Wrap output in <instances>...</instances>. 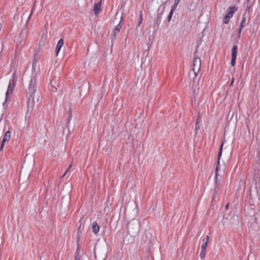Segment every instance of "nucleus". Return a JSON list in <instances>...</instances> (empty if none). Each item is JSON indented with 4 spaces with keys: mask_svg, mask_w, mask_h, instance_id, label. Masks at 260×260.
Returning a JSON list of instances; mask_svg holds the SVG:
<instances>
[{
    "mask_svg": "<svg viewBox=\"0 0 260 260\" xmlns=\"http://www.w3.org/2000/svg\"><path fill=\"white\" fill-rule=\"evenodd\" d=\"M36 78L31 77L29 82L27 94L28 97L27 98V110L31 112L34 110V103H35V93H36Z\"/></svg>",
    "mask_w": 260,
    "mask_h": 260,
    "instance_id": "1",
    "label": "nucleus"
},
{
    "mask_svg": "<svg viewBox=\"0 0 260 260\" xmlns=\"http://www.w3.org/2000/svg\"><path fill=\"white\" fill-rule=\"evenodd\" d=\"M197 49H196L194 53L193 59L192 61V70L196 76L197 75L201 66V59L199 55L197 54Z\"/></svg>",
    "mask_w": 260,
    "mask_h": 260,
    "instance_id": "2",
    "label": "nucleus"
},
{
    "mask_svg": "<svg viewBox=\"0 0 260 260\" xmlns=\"http://www.w3.org/2000/svg\"><path fill=\"white\" fill-rule=\"evenodd\" d=\"M127 230L129 234L135 236L139 231V224L137 221H131L127 224Z\"/></svg>",
    "mask_w": 260,
    "mask_h": 260,
    "instance_id": "3",
    "label": "nucleus"
},
{
    "mask_svg": "<svg viewBox=\"0 0 260 260\" xmlns=\"http://www.w3.org/2000/svg\"><path fill=\"white\" fill-rule=\"evenodd\" d=\"M238 10V8L236 6H230L226 11V13L223 17V23L228 24L230 19L233 16L234 14Z\"/></svg>",
    "mask_w": 260,
    "mask_h": 260,
    "instance_id": "4",
    "label": "nucleus"
},
{
    "mask_svg": "<svg viewBox=\"0 0 260 260\" xmlns=\"http://www.w3.org/2000/svg\"><path fill=\"white\" fill-rule=\"evenodd\" d=\"M80 228L81 225H80L79 228L78 229L77 233V249L76 250V252L75 254V257L80 258H81V251L80 249V244H79V241H80V237L81 234V231H80Z\"/></svg>",
    "mask_w": 260,
    "mask_h": 260,
    "instance_id": "5",
    "label": "nucleus"
},
{
    "mask_svg": "<svg viewBox=\"0 0 260 260\" xmlns=\"http://www.w3.org/2000/svg\"><path fill=\"white\" fill-rule=\"evenodd\" d=\"M223 146V142H222L220 145L219 151L218 152V156H217V160L216 164V167L215 168V174L218 173L219 170V165H220V159L222 155V148Z\"/></svg>",
    "mask_w": 260,
    "mask_h": 260,
    "instance_id": "6",
    "label": "nucleus"
},
{
    "mask_svg": "<svg viewBox=\"0 0 260 260\" xmlns=\"http://www.w3.org/2000/svg\"><path fill=\"white\" fill-rule=\"evenodd\" d=\"M102 10L101 1L94 4L93 12L95 15H98Z\"/></svg>",
    "mask_w": 260,
    "mask_h": 260,
    "instance_id": "7",
    "label": "nucleus"
},
{
    "mask_svg": "<svg viewBox=\"0 0 260 260\" xmlns=\"http://www.w3.org/2000/svg\"><path fill=\"white\" fill-rule=\"evenodd\" d=\"M63 39H60L56 45V48H55V54L56 56L58 55L60 49H61V48L62 47V46H63Z\"/></svg>",
    "mask_w": 260,
    "mask_h": 260,
    "instance_id": "8",
    "label": "nucleus"
},
{
    "mask_svg": "<svg viewBox=\"0 0 260 260\" xmlns=\"http://www.w3.org/2000/svg\"><path fill=\"white\" fill-rule=\"evenodd\" d=\"M209 237L208 236H206L203 239V244L201 247V249L203 250H206V248L207 247V244L209 241Z\"/></svg>",
    "mask_w": 260,
    "mask_h": 260,
    "instance_id": "9",
    "label": "nucleus"
},
{
    "mask_svg": "<svg viewBox=\"0 0 260 260\" xmlns=\"http://www.w3.org/2000/svg\"><path fill=\"white\" fill-rule=\"evenodd\" d=\"M100 226L96 222H94L92 224V231L94 234H97L99 232Z\"/></svg>",
    "mask_w": 260,
    "mask_h": 260,
    "instance_id": "10",
    "label": "nucleus"
},
{
    "mask_svg": "<svg viewBox=\"0 0 260 260\" xmlns=\"http://www.w3.org/2000/svg\"><path fill=\"white\" fill-rule=\"evenodd\" d=\"M56 81L54 80H52L50 81V89L54 92H55L57 90V87L55 86Z\"/></svg>",
    "mask_w": 260,
    "mask_h": 260,
    "instance_id": "11",
    "label": "nucleus"
},
{
    "mask_svg": "<svg viewBox=\"0 0 260 260\" xmlns=\"http://www.w3.org/2000/svg\"><path fill=\"white\" fill-rule=\"evenodd\" d=\"M160 19L157 18H155V19L154 20L153 25L154 31L156 32L158 29L159 24L160 22Z\"/></svg>",
    "mask_w": 260,
    "mask_h": 260,
    "instance_id": "12",
    "label": "nucleus"
},
{
    "mask_svg": "<svg viewBox=\"0 0 260 260\" xmlns=\"http://www.w3.org/2000/svg\"><path fill=\"white\" fill-rule=\"evenodd\" d=\"M248 22L249 21H247L246 20V17H245V13H244L243 15V17L242 18V20H241V22L240 24V25L244 27H245L246 26H247L248 24Z\"/></svg>",
    "mask_w": 260,
    "mask_h": 260,
    "instance_id": "13",
    "label": "nucleus"
},
{
    "mask_svg": "<svg viewBox=\"0 0 260 260\" xmlns=\"http://www.w3.org/2000/svg\"><path fill=\"white\" fill-rule=\"evenodd\" d=\"M238 53V46L237 45H234L232 48V57H236L237 58Z\"/></svg>",
    "mask_w": 260,
    "mask_h": 260,
    "instance_id": "14",
    "label": "nucleus"
},
{
    "mask_svg": "<svg viewBox=\"0 0 260 260\" xmlns=\"http://www.w3.org/2000/svg\"><path fill=\"white\" fill-rule=\"evenodd\" d=\"M11 132L10 131V128H9L8 131L6 132L3 139L6 141H9L11 138Z\"/></svg>",
    "mask_w": 260,
    "mask_h": 260,
    "instance_id": "15",
    "label": "nucleus"
},
{
    "mask_svg": "<svg viewBox=\"0 0 260 260\" xmlns=\"http://www.w3.org/2000/svg\"><path fill=\"white\" fill-rule=\"evenodd\" d=\"M204 30L202 31V32L201 34H199L198 36H199V40L197 42V47H196V49H198V48H199V46L202 43V37L204 36V32H203Z\"/></svg>",
    "mask_w": 260,
    "mask_h": 260,
    "instance_id": "16",
    "label": "nucleus"
},
{
    "mask_svg": "<svg viewBox=\"0 0 260 260\" xmlns=\"http://www.w3.org/2000/svg\"><path fill=\"white\" fill-rule=\"evenodd\" d=\"M123 18L124 17L123 16V15H121V17H120V22H119V23L114 27V29H116V30H118L119 31L120 30L122 26V21L123 20Z\"/></svg>",
    "mask_w": 260,
    "mask_h": 260,
    "instance_id": "17",
    "label": "nucleus"
},
{
    "mask_svg": "<svg viewBox=\"0 0 260 260\" xmlns=\"http://www.w3.org/2000/svg\"><path fill=\"white\" fill-rule=\"evenodd\" d=\"M160 7H161V6H159V8H158V9L157 10V14L156 18L161 20V15H162V14L163 13V11L165 9V7L163 6L162 9L161 10H160Z\"/></svg>",
    "mask_w": 260,
    "mask_h": 260,
    "instance_id": "18",
    "label": "nucleus"
},
{
    "mask_svg": "<svg viewBox=\"0 0 260 260\" xmlns=\"http://www.w3.org/2000/svg\"><path fill=\"white\" fill-rule=\"evenodd\" d=\"M220 185H215L214 186V196H213V198L215 199L216 198L217 196V193H218V190L219 189V186Z\"/></svg>",
    "mask_w": 260,
    "mask_h": 260,
    "instance_id": "19",
    "label": "nucleus"
},
{
    "mask_svg": "<svg viewBox=\"0 0 260 260\" xmlns=\"http://www.w3.org/2000/svg\"><path fill=\"white\" fill-rule=\"evenodd\" d=\"M69 116H68V120L66 122V124H67V126L68 127V125L70 122V121L72 118V110H71V108H70L69 109Z\"/></svg>",
    "mask_w": 260,
    "mask_h": 260,
    "instance_id": "20",
    "label": "nucleus"
},
{
    "mask_svg": "<svg viewBox=\"0 0 260 260\" xmlns=\"http://www.w3.org/2000/svg\"><path fill=\"white\" fill-rule=\"evenodd\" d=\"M200 129V125L199 123V117H198V119L196 121V126H195V136L197 135V133L199 129Z\"/></svg>",
    "mask_w": 260,
    "mask_h": 260,
    "instance_id": "21",
    "label": "nucleus"
},
{
    "mask_svg": "<svg viewBox=\"0 0 260 260\" xmlns=\"http://www.w3.org/2000/svg\"><path fill=\"white\" fill-rule=\"evenodd\" d=\"M175 9L171 8L170 13L167 18L168 22H170L171 21L173 14L174 12L175 11Z\"/></svg>",
    "mask_w": 260,
    "mask_h": 260,
    "instance_id": "22",
    "label": "nucleus"
},
{
    "mask_svg": "<svg viewBox=\"0 0 260 260\" xmlns=\"http://www.w3.org/2000/svg\"><path fill=\"white\" fill-rule=\"evenodd\" d=\"M111 42V46H112L113 45L114 42L115 41L116 39V35L114 34H112L110 37Z\"/></svg>",
    "mask_w": 260,
    "mask_h": 260,
    "instance_id": "23",
    "label": "nucleus"
},
{
    "mask_svg": "<svg viewBox=\"0 0 260 260\" xmlns=\"http://www.w3.org/2000/svg\"><path fill=\"white\" fill-rule=\"evenodd\" d=\"M220 185V179H218V173L217 174H215V185Z\"/></svg>",
    "mask_w": 260,
    "mask_h": 260,
    "instance_id": "24",
    "label": "nucleus"
},
{
    "mask_svg": "<svg viewBox=\"0 0 260 260\" xmlns=\"http://www.w3.org/2000/svg\"><path fill=\"white\" fill-rule=\"evenodd\" d=\"M181 0H175L174 1V5L171 8L172 9H174L175 10H176L177 9V6L178 5V4L179 3V2L181 1Z\"/></svg>",
    "mask_w": 260,
    "mask_h": 260,
    "instance_id": "25",
    "label": "nucleus"
},
{
    "mask_svg": "<svg viewBox=\"0 0 260 260\" xmlns=\"http://www.w3.org/2000/svg\"><path fill=\"white\" fill-rule=\"evenodd\" d=\"M142 20H143V17H142V13H141L140 15L139 19L138 20V24H137V26H140L141 24L142 23Z\"/></svg>",
    "mask_w": 260,
    "mask_h": 260,
    "instance_id": "26",
    "label": "nucleus"
},
{
    "mask_svg": "<svg viewBox=\"0 0 260 260\" xmlns=\"http://www.w3.org/2000/svg\"><path fill=\"white\" fill-rule=\"evenodd\" d=\"M6 142V141H5L3 139V140L1 142V147H0V151H2L3 150L4 147L5 146V144Z\"/></svg>",
    "mask_w": 260,
    "mask_h": 260,
    "instance_id": "27",
    "label": "nucleus"
},
{
    "mask_svg": "<svg viewBox=\"0 0 260 260\" xmlns=\"http://www.w3.org/2000/svg\"><path fill=\"white\" fill-rule=\"evenodd\" d=\"M205 255H206V250H203L202 249H201V252H200V256L201 257V258H203L205 256Z\"/></svg>",
    "mask_w": 260,
    "mask_h": 260,
    "instance_id": "28",
    "label": "nucleus"
},
{
    "mask_svg": "<svg viewBox=\"0 0 260 260\" xmlns=\"http://www.w3.org/2000/svg\"><path fill=\"white\" fill-rule=\"evenodd\" d=\"M236 60V57H231V64L232 66H234L235 65Z\"/></svg>",
    "mask_w": 260,
    "mask_h": 260,
    "instance_id": "29",
    "label": "nucleus"
},
{
    "mask_svg": "<svg viewBox=\"0 0 260 260\" xmlns=\"http://www.w3.org/2000/svg\"><path fill=\"white\" fill-rule=\"evenodd\" d=\"M10 92L9 91V89H7L6 92V102H7V101L8 100V99H9V95L10 94Z\"/></svg>",
    "mask_w": 260,
    "mask_h": 260,
    "instance_id": "30",
    "label": "nucleus"
},
{
    "mask_svg": "<svg viewBox=\"0 0 260 260\" xmlns=\"http://www.w3.org/2000/svg\"><path fill=\"white\" fill-rule=\"evenodd\" d=\"M250 8V5L248 3L246 5V9L245 12V14L246 13V12H248V13H249Z\"/></svg>",
    "mask_w": 260,
    "mask_h": 260,
    "instance_id": "31",
    "label": "nucleus"
},
{
    "mask_svg": "<svg viewBox=\"0 0 260 260\" xmlns=\"http://www.w3.org/2000/svg\"><path fill=\"white\" fill-rule=\"evenodd\" d=\"M243 28L244 27L240 25L239 26V27L238 30V34H241Z\"/></svg>",
    "mask_w": 260,
    "mask_h": 260,
    "instance_id": "32",
    "label": "nucleus"
},
{
    "mask_svg": "<svg viewBox=\"0 0 260 260\" xmlns=\"http://www.w3.org/2000/svg\"><path fill=\"white\" fill-rule=\"evenodd\" d=\"M119 32H120V31L114 28L112 33L114 34H115V35L117 36V35L118 34Z\"/></svg>",
    "mask_w": 260,
    "mask_h": 260,
    "instance_id": "33",
    "label": "nucleus"
},
{
    "mask_svg": "<svg viewBox=\"0 0 260 260\" xmlns=\"http://www.w3.org/2000/svg\"><path fill=\"white\" fill-rule=\"evenodd\" d=\"M234 80H235V78L234 77H233L232 78V80H231V83H230V86L233 85V83L234 82Z\"/></svg>",
    "mask_w": 260,
    "mask_h": 260,
    "instance_id": "34",
    "label": "nucleus"
},
{
    "mask_svg": "<svg viewBox=\"0 0 260 260\" xmlns=\"http://www.w3.org/2000/svg\"><path fill=\"white\" fill-rule=\"evenodd\" d=\"M3 106L4 108H7L8 107V104H7V102H6V101L3 103Z\"/></svg>",
    "mask_w": 260,
    "mask_h": 260,
    "instance_id": "35",
    "label": "nucleus"
},
{
    "mask_svg": "<svg viewBox=\"0 0 260 260\" xmlns=\"http://www.w3.org/2000/svg\"><path fill=\"white\" fill-rule=\"evenodd\" d=\"M11 81H12L11 80L10 81L8 87V89H9V91H10V90H11L10 88H11Z\"/></svg>",
    "mask_w": 260,
    "mask_h": 260,
    "instance_id": "36",
    "label": "nucleus"
},
{
    "mask_svg": "<svg viewBox=\"0 0 260 260\" xmlns=\"http://www.w3.org/2000/svg\"><path fill=\"white\" fill-rule=\"evenodd\" d=\"M241 34H237V41L240 39Z\"/></svg>",
    "mask_w": 260,
    "mask_h": 260,
    "instance_id": "37",
    "label": "nucleus"
},
{
    "mask_svg": "<svg viewBox=\"0 0 260 260\" xmlns=\"http://www.w3.org/2000/svg\"><path fill=\"white\" fill-rule=\"evenodd\" d=\"M229 205L230 204L229 203H228L225 206V210H227L228 209H229Z\"/></svg>",
    "mask_w": 260,
    "mask_h": 260,
    "instance_id": "38",
    "label": "nucleus"
},
{
    "mask_svg": "<svg viewBox=\"0 0 260 260\" xmlns=\"http://www.w3.org/2000/svg\"><path fill=\"white\" fill-rule=\"evenodd\" d=\"M67 173H68V172L66 171V172L64 173V174H63V175L61 176V178H63L66 176V175L67 174Z\"/></svg>",
    "mask_w": 260,
    "mask_h": 260,
    "instance_id": "39",
    "label": "nucleus"
},
{
    "mask_svg": "<svg viewBox=\"0 0 260 260\" xmlns=\"http://www.w3.org/2000/svg\"><path fill=\"white\" fill-rule=\"evenodd\" d=\"M71 167H72V165H70L69 166V167H68V168L67 169V170H66V171H67V172H68L69 171V170H70V169L71 168Z\"/></svg>",
    "mask_w": 260,
    "mask_h": 260,
    "instance_id": "40",
    "label": "nucleus"
},
{
    "mask_svg": "<svg viewBox=\"0 0 260 260\" xmlns=\"http://www.w3.org/2000/svg\"><path fill=\"white\" fill-rule=\"evenodd\" d=\"M23 31H24V30H22L21 31V33H20V37H22V38H23L22 36H23Z\"/></svg>",
    "mask_w": 260,
    "mask_h": 260,
    "instance_id": "41",
    "label": "nucleus"
},
{
    "mask_svg": "<svg viewBox=\"0 0 260 260\" xmlns=\"http://www.w3.org/2000/svg\"><path fill=\"white\" fill-rule=\"evenodd\" d=\"M74 260H81V258L74 257Z\"/></svg>",
    "mask_w": 260,
    "mask_h": 260,
    "instance_id": "42",
    "label": "nucleus"
},
{
    "mask_svg": "<svg viewBox=\"0 0 260 260\" xmlns=\"http://www.w3.org/2000/svg\"><path fill=\"white\" fill-rule=\"evenodd\" d=\"M32 12H33V11H32H32H31V13H30V15H29L28 19L30 17V16H31V14H32Z\"/></svg>",
    "mask_w": 260,
    "mask_h": 260,
    "instance_id": "43",
    "label": "nucleus"
},
{
    "mask_svg": "<svg viewBox=\"0 0 260 260\" xmlns=\"http://www.w3.org/2000/svg\"><path fill=\"white\" fill-rule=\"evenodd\" d=\"M39 101V97L38 96H36V101L38 102Z\"/></svg>",
    "mask_w": 260,
    "mask_h": 260,
    "instance_id": "44",
    "label": "nucleus"
}]
</instances>
